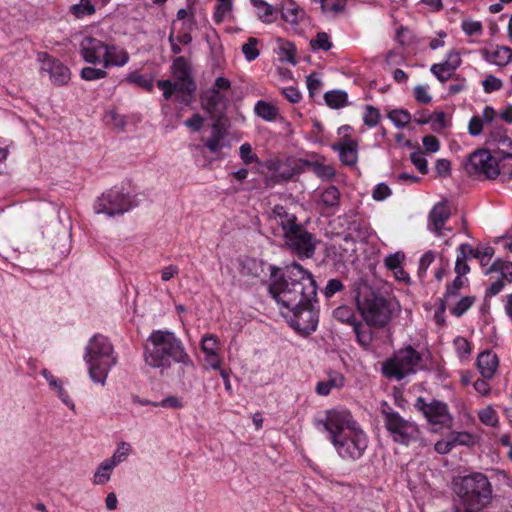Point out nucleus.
Wrapping results in <instances>:
<instances>
[{
    "label": "nucleus",
    "instance_id": "nucleus-1",
    "mask_svg": "<svg viewBox=\"0 0 512 512\" xmlns=\"http://www.w3.org/2000/svg\"><path fill=\"white\" fill-rule=\"evenodd\" d=\"M268 290L283 308H296L309 301H317V285L311 272L293 262L283 270L271 267Z\"/></svg>",
    "mask_w": 512,
    "mask_h": 512
},
{
    "label": "nucleus",
    "instance_id": "nucleus-2",
    "mask_svg": "<svg viewBox=\"0 0 512 512\" xmlns=\"http://www.w3.org/2000/svg\"><path fill=\"white\" fill-rule=\"evenodd\" d=\"M317 426L328 432V438L343 459L357 460L367 448V436L348 410H330Z\"/></svg>",
    "mask_w": 512,
    "mask_h": 512
},
{
    "label": "nucleus",
    "instance_id": "nucleus-3",
    "mask_svg": "<svg viewBox=\"0 0 512 512\" xmlns=\"http://www.w3.org/2000/svg\"><path fill=\"white\" fill-rule=\"evenodd\" d=\"M144 360L151 368L159 369L162 375L169 372L173 363L192 367L182 341L168 330L152 331L144 346Z\"/></svg>",
    "mask_w": 512,
    "mask_h": 512
},
{
    "label": "nucleus",
    "instance_id": "nucleus-4",
    "mask_svg": "<svg viewBox=\"0 0 512 512\" xmlns=\"http://www.w3.org/2000/svg\"><path fill=\"white\" fill-rule=\"evenodd\" d=\"M355 293L357 309L368 326L382 328L390 322L392 318L390 302L367 282L355 283Z\"/></svg>",
    "mask_w": 512,
    "mask_h": 512
},
{
    "label": "nucleus",
    "instance_id": "nucleus-5",
    "mask_svg": "<svg viewBox=\"0 0 512 512\" xmlns=\"http://www.w3.org/2000/svg\"><path fill=\"white\" fill-rule=\"evenodd\" d=\"M84 360L89 367L91 380L101 385H105L109 371L117 363L113 346L105 336L100 334L90 339L86 346Z\"/></svg>",
    "mask_w": 512,
    "mask_h": 512
},
{
    "label": "nucleus",
    "instance_id": "nucleus-6",
    "mask_svg": "<svg viewBox=\"0 0 512 512\" xmlns=\"http://www.w3.org/2000/svg\"><path fill=\"white\" fill-rule=\"evenodd\" d=\"M424 369L423 355L411 345L397 350L382 366L383 374L398 381Z\"/></svg>",
    "mask_w": 512,
    "mask_h": 512
},
{
    "label": "nucleus",
    "instance_id": "nucleus-7",
    "mask_svg": "<svg viewBox=\"0 0 512 512\" xmlns=\"http://www.w3.org/2000/svg\"><path fill=\"white\" fill-rule=\"evenodd\" d=\"M458 494L469 506H484L491 497L492 489L484 474L475 473L462 479Z\"/></svg>",
    "mask_w": 512,
    "mask_h": 512
},
{
    "label": "nucleus",
    "instance_id": "nucleus-8",
    "mask_svg": "<svg viewBox=\"0 0 512 512\" xmlns=\"http://www.w3.org/2000/svg\"><path fill=\"white\" fill-rule=\"evenodd\" d=\"M382 409L384 415V424L387 431L392 436L394 442L401 445H409L417 441L420 437V431L416 423L404 419L398 412Z\"/></svg>",
    "mask_w": 512,
    "mask_h": 512
},
{
    "label": "nucleus",
    "instance_id": "nucleus-9",
    "mask_svg": "<svg viewBox=\"0 0 512 512\" xmlns=\"http://www.w3.org/2000/svg\"><path fill=\"white\" fill-rule=\"evenodd\" d=\"M497 161L496 156L491 155L488 150L479 149L469 155L464 168L470 176L493 180L499 176Z\"/></svg>",
    "mask_w": 512,
    "mask_h": 512
},
{
    "label": "nucleus",
    "instance_id": "nucleus-10",
    "mask_svg": "<svg viewBox=\"0 0 512 512\" xmlns=\"http://www.w3.org/2000/svg\"><path fill=\"white\" fill-rule=\"evenodd\" d=\"M414 406L423 414L428 423L434 427V431L451 427L453 418L448 411L446 403L438 400H432L427 403L423 397H418Z\"/></svg>",
    "mask_w": 512,
    "mask_h": 512
},
{
    "label": "nucleus",
    "instance_id": "nucleus-11",
    "mask_svg": "<svg viewBox=\"0 0 512 512\" xmlns=\"http://www.w3.org/2000/svg\"><path fill=\"white\" fill-rule=\"evenodd\" d=\"M316 301L303 303L296 308H287L286 317H289L291 327L302 334L315 331L318 324V312L315 309Z\"/></svg>",
    "mask_w": 512,
    "mask_h": 512
},
{
    "label": "nucleus",
    "instance_id": "nucleus-12",
    "mask_svg": "<svg viewBox=\"0 0 512 512\" xmlns=\"http://www.w3.org/2000/svg\"><path fill=\"white\" fill-rule=\"evenodd\" d=\"M136 205L132 194H101L94 204V210L97 214L114 216L123 214Z\"/></svg>",
    "mask_w": 512,
    "mask_h": 512
},
{
    "label": "nucleus",
    "instance_id": "nucleus-13",
    "mask_svg": "<svg viewBox=\"0 0 512 512\" xmlns=\"http://www.w3.org/2000/svg\"><path fill=\"white\" fill-rule=\"evenodd\" d=\"M172 73L175 78V82L179 86V91L182 96H177L178 100L183 103H189V98L196 91V83L192 77L191 66L188 60L179 56L174 59L172 66Z\"/></svg>",
    "mask_w": 512,
    "mask_h": 512
},
{
    "label": "nucleus",
    "instance_id": "nucleus-14",
    "mask_svg": "<svg viewBox=\"0 0 512 512\" xmlns=\"http://www.w3.org/2000/svg\"><path fill=\"white\" fill-rule=\"evenodd\" d=\"M288 249L300 258H311L316 249V240L302 225L284 236Z\"/></svg>",
    "mask_w": 512,
    "mask_h": 512
},
{
    "label": "nucleus",
    "instance_id": "nucleus-15",
    "mask_svg": "<svg viewBox=\"0 0 512 512\" xmlns=\"http://www.w3.org/2000/svg\"><path fill=\"white\" fill-rule=\"evenodd\" d=\"M37 59L41 63L40 71L47 73L54 85L62 86L69 82L70 70L62 62L46 52L38 53Z\"/></svg>",
    "mask_w": 512,
    "mask_h": 512
},
{
    "label": "nucleus",
    "instance_id": "nucleus-16",
    "mask_svg": "<svg viewBox=\"0 0 512 512\" xmlns=\"http://www.w3.org/2000/svg\"><path fill=\"white\" fill-rule=\"evenodd\" d=\"M107 53L108 44L97 38L85 37L80 43V54L87 63L102 64Z\"/></svg>",
    "mask_w": 512,
    "mask_h": 512
},
{
    "label": "nucleus",
    "instance_id": "nucleus-17",
    "mask_svg": "<svg viewBox=\"0 0 512 512\" xmlns=\"http://www.w3.org/2000/svg\"><path fill=\"white\" fill-rule=\"evenodd\" d=\"M228 99L217 89H209L201 96V105L209 115L216 120H220L227 108Z\"/></svg>",
    "mask_w": 512,
    "mask_h": 512
},
{
    "label": "nucleus",
    "instance_id": "nucleus-18",
    "mask_svg": "<svg viewBox=\"0 0 512 512\" xmlns=\"http://www.w3.org/2000/svg\"><path fill=\"white\" fill-rule=\"evenodd\" d=\"M332 149L337 151L342 164L354 166L358 160V143L345 135L339 142L332 144Z\"/></svg>",
    "mask_w": 512,
    "mask_h": 512
},
{
    "label": "nucleus",
    "instance_id": "nucleus-19",
    "mask_svg": "<svg viewBox=\"0 0 512 512\" xmlns=\"http://www.w3.org/2000/svg\"><path fill=\"white\" fill-rule=\"evenodd\" d=\"M450 215L451 207L446 200L434 205L429 213L428 227L430 231L434 232L439 237L443 236L442 230Z\"/></svg>",
    "mask_w": 512,
    "mask_h": 512
},
{
    "label": "nucleus",
    "instance_id": "nucleus-20",
    "mask_svg": "<svg viewBox=\"0 0 512 512\" xmlns=\"http://www.w3.org/2000/svg\"><path fill=\"white\" fill-rule=\"evenodd\" d=\"M271 218L282 228L283 237L292 230L297 229L301 224L297 223V217L289 213L283 206L276 205L272 212Z\"/></svg>",
    "mask_w": 512,
    "mask_h": 512
},
{
    "label": "nucleus",
    "instance_id": "nucleus-21",
    "mask_svg": "<svg viewBox=\"0 0 512 512\" xmlns=\"http://www.w3.org/2000/svg\"><path fill=\"white\" fill-rule=\"evenodd\" d=\"M499 360L491 350L481 352L477 357V368L485 379H491L498 368Z\"/></svg>",
    "mask_w": 512,
    "mask_h": 512
},
{
    "label": "nucleus",
    "instance_id": "nucleus-22",
    "mask_svg": "<svg viewBox=\"0 0 512 512\" xmlns=\"http://www.w3.org/2000/svg\"><path fill=\"white\" fill-rule=\"evenodd\" d=\"M483 57L486 61L503 67L512 61V49L508 46H496L493 50L485 49Z\"/></svg>",
    "mask_w": 512,
    "mask_h": 512
},
{
    "label": "nucleus",
    "instance_id": "nucleus-23",
    "mask_svg": "<svg viewBox=\"0 0 512 512\" xmlns=\"http://www.w3.org/2000/svg\"><path fill=\"white\" fill-rule=\"evenodd\" d=\"M129 61V54L124 49L114 45H108V53L104 56L102 67L109 68L112 66L122 67Z\"/></svg>",
    "mask_w": 512,
    "mask_h": 512
},
{
    "label": "nucleus",
    "instance_id": "nucleus-24",
    "mask_svg": "<svg viewBox=\"0 0 512 512\" xmlns=\"http://www.w3.org/2000/svg\"><path fill=\"white\" fill-rule=\"evenodd\" d=\"M490 145L494 146L497 159L500 156L512 155V140L502 132H495L491 135Z\"/></svg>",
    "mask_w": 512,
    "mask_h": 512
},
{
    "label": "nucleus",
    "instance_id": "nucleus-25",
    "mask_svg": "<svg viewBox=\"0 0 512 512\" xmlns=\"http://www.w3.org/2000/svg\"><path fill=\"white\" fill-rule=\"evenodd\" d=\"M226 136V130L220 120H217L212 125V134L209 139L206 141L205 146L212 153L219 152L224 146V138Z\"/></svg>",
    "mask_w": 512,
    "mask_h": 512
},
{
    "label": "nucleus",
    "instance_id": "nucleus-26",
    "mask_svg": "<svg viewBox=\"0 0 512 512\" xmlns=\"http://www.w3.org/2000/svg\"><path fill=\"white\" fill-rule=\"evenodd\" d=\"M344 386V376L339 372H330L328 379L320 381L316 385V392L321 396H327L331 389L341 388Z\"/></svg>",
    "mask_w": 512,
    "mask_h": 512
},
{
    "label": "nucleus",
    "instance_id": "nucleus-27",
    "mask_svg": "<svg viewBox=\"0 0 512 512\" xmlns=\"http://www.w3.org/2000/svg\"><path fill=\"white\" fill-rule=\"evenodd\" d=\"M458 252H463L466 257L471 256L480 259L481 265H487L488 261L494 255V249L491 246L485 247L483 250L474 249L469 244L463 243L459 246Z\"/></svg>",
    "mask_w": 512,
    "mask_h": 512
},
{
    "label": "nucleus",
    "instance_id": "nucleus-28",
    "mask_svg": "<svg viewBox=\"0 0 512 512\" xmlns=\"http://www.w3.org/2000/svg\"><path fill=\"white\" fill-rule=\"evenodd\" d=\"M281 15L284 21L292 25H297L300 19L304 16V12L295 2L287 1L282 7Z\"/></svg>",
    "mask_w": 512,
    "mask_h": 512
},
{
    "label": "nucleus",
    "instance_id": "nucleus-29",
    "mask_svg": "<svg viewBox=\"0 0 512 512\" xmlns=\"http://www.w3.org/2000/svg\"><path fill=\"white\" fill-rule=\"evenodd\" d=\"M254 7L257 9L259 19L264 23H271L274 21L276 10L273 6L263 0H251Z\"/></svg>",
    "mask_w": 512,
    "mask_h": 512
},
{
    "label": "nucleus",
    "instance_id": "nucleus-30",
    "mask_svg": "<svg viewBox=\"0 0 512 512\" xmlns=\"http://www.w3.org/2000/svg\"><path fill=\"white\" fill-rule=\"evenodd\" d=\"M347 93L342 90H332L324 94L326 104L332 109H339L347 103Z\"/></svg>",
    "mask_w": 512,
    "mask_h": 512
},
{
    "label": "nucleus",
    "instance_id": "nucleus-31",
    "mask_svg": "<svg viewBox=\"0 0 512 512\" xmlns=\"http://www.w3.org/2000/svg\"><path fill=\"white\" fill-rule=\"evenodd\" d=\"M254 110L257 116L266 121L275 120L278 114L277 108L275 106L263 100H260L256 103Z\"/></svg>",
    "mask_w": 512,
    "mask_h": 512
},
{
    "label": "nucleus",
    "instance_id": "nucleus-32",
    "mask_svg": "<svg viewBox=\"0 0 512 512\" xmlns=\"http://www.w3.org/2000/svg\"><path fill=\"white\" fill-rule=\"evenodd\" d=\"M114 469V466L108 461L105 460L102 462L93 476V483L96 485H103L110 480V473Z\"/></svg>",
    "mask_w": 512,
    "mask_h": 512
},
{
    "label": "nucleus",
    "instance_id": "nucleus-33",
    "mask_svg": "<svg viewBox=\"0 0 512 512\" xmlns=\"http://www.w3.org/2000/svg\"><path fill=\"white\" fill-rule=\"evenodd\" d=\"M279 50H280V56L282 60L287 61L288 63H291L293 65L296 64L295 54L296 49L293 43L283 40L281 38L277 39Z\"/></svg>",
    "mask_w": 512,
    "mask_h": 512
},
{
    "label": "nucleus",
    "instance_id": "nucleus-34",
    "mask_svg": "<svg viewBox=\"0 0 512 512\" xmlns=\"http://www.w3.org/2000/svg\"><path fill=\"white\" fill-rule=\"evenodd\" d=\"M359 344L367 349L373 339V333L369 328H366L362 323L358 322L353 327Z\"/></svg>",
    "mask_w": 512,
    "mask_h": 512
},
{
    "label": "nucleus",
    "instance_id": "nucleus-35",
    "mask_svg": "<svg viewBox=\"0 0 512 512\" xmlns=\"http://www.w3.org/2000/svg\"><path fill=\"white\" fill-rule=\"evenodd\" d=\"M333 316L338 321H340L342 323H347L353 327L355 326V324L358 323V321L354 315V312L348 306H340V307L336 308L333 311Z\"/></svg>",
    "mask_w": 512,
    "mask_h": 512
},
{
    "label": "nucleus",
    "instance_id": "nucleus-36",
    "mask_svg": "<svg viewBox=\"0 0 512 512\" xmlns=\"http://www.w3.org/2000/svg\"><path fill=\"white\" fill-rule=\"evenodd\" d=\"M70 11L77 18H83L86 15L95 13V7L90 0H80L79 3L71 6Z\"/></svg>",
    "mask_w": 512,
    "mask_h": 512
},
{
    "label": "nucleus",
    "instance_id": "nucleus-37",
    "mask_svg": "<svg viewBox=\"0 0 512 512\" xmlns=\"http://www.w3.org/2000/svg\"><path fill=\"white\" fill-rule=\"evenodd\" d=\"M388 117L398 128L405 127L411 121V114L405 109H394Z\"/></svg>",
    "mask_w": 512,
    "mask_h": 512
},
{
    "label": "nucleus",
    "instance_id": "nucleus-38",
    "mask_svg": "<svg viewBox=\"0 0 512 512\" xmlns=\"http://www.w3.org/2000/svg\"><path fill=\"white\" fill-rule=\"evenodd\" d=\"M190 363L192 365V367H185V365L183 363H179L180 366L177 370V379L179 382H181L184 386H188L189 388L192 387V381H191V377L193 376L194 372H195V364L193 362V360L190 358Z\"/></svg>",
    "mask_w": 512,
    "mask_h": 512
},
{
    "label": "nucleus",
    "instance_id": "nucleus-39",
    "mask_svg": "<svg viewBox=\"0 0 512 512\" xmlns=\"http://www.w3.org/2000/svg\"><path fill=\"white\" fill-rule=\"evenodd\" d=\"M332 248L339 251L340 260H345L346 254L355 251L356 242L350 235H346L343 237L342 243L338 244L337 246L334 245Z\"/></svg>",
    "mask_w": 512,
    "mask_h": 512
},
{
    "label": "nucleus",
    "instance_id": "nucleus-40",
    "mask_svg": "<svg viewBox=\"0 0 512 512\" xmlns=\"http://www.w3.org/2000/svg\"><path fill=\"white\" fill-rule=\"evenodd\" d=\"M107 68L84 67L81 70V78L86 81H94L107 77Z\"/></svg>",
    "mask_w": 512,
    "mask_h": 512
},
{
    "label": "nucleus",
    "instance_id": "nucleus-41",
    "mask_svg": "<svg viewBox=\"0 0 512 512\" xmlns=\"http://www.w3.org/2000/svg\"><path fill=\"white\" fill-rule=\"evenodd\" d=\"M258 40L254 37H250L246 43L242 45V52L247 61H253L259 56V50L257 48Z\"/></svg>",
    "mask_w": 512,
    "mask_h": 512
},
{
    "label": "nucleus",
    "instance_id": "nucleus-42",
    "mask_svg": "<svg viewBox=\"0 0 512 512\" xmlns=\"http://www.w3.org/2000/svg\"><path fill=\"white\" fill-rule=\"evenodd\" d=\"M130 450H131V446L126 442H122L118 446V448L116 449V451L114 452L112 457L107 460L115 467L117 464L126 460V458L128 457V455L130 453Z\"/></svg>",
    "mask_w": 512,
    "mask_h": 512
},
{
    "label": "nucleus",
    "instance_id": "nucleus-43",
    "mask_svg": "<svg viewBox=\"0 0 512 512\" xmlns=\"http://www.w3.org/2000/svg\"><path fill=\"white\" fill-rule=\"evenodd\" d=\"M310 46L313 50L322 49L328 51L332 47V43L329 41V36L326 32H319L316 38L310 41Z\"/></svg>",
    "mask_w": 512,
    "mask_h": 512
},
{
    "label": "nucleus",
    "instance_id": "nucleus-44",
    "mask_svg": "<svg viewBox=\"0 0 512 512\" xmlns=\"http://www.w3.org/2000/svg\"><path fill=\"white\" fill-rule=\"evenodd\" d=\"M295 174L294 168H291L289 165L283 162H278L276 164L273 176L279 180H289Z\"/></svg>",
    "mask_w": 512,
    "mask_h": 512
},
{
    "label": "nucleus",
    "instance_id": "nucleus-45",
    "mask_svg": "<svg viewBox=\"0 0 512 512\" xmlns=\"http://www.w3.org/2000/svg\"><path fill=\"white\" fill-rule=\"evenodd\" d=\"M430 71L442 83L452 79L456 75L452 71L447 70V68L440 63L433 64L430 68Z\"/></svg>",
    "mask_w": 512,
    "mask_h": 512
},
{
    "label": "nucleus",
    "instance_id": "nucleus-46",
    "mask_svg": "<svg viewBox=\"0 0 512 512\" xmlns=\"http://www.w3.org/2000/svg\"><path fill=\"white\" fill-rule=\"evenodd\" d=\"M380 119V112L377 108L371 105H367L365 107V112L363 115V121L365 125L369 127H375Z\"/></svg>",
    "mask_w": 512,
    "mask_h": 512
},
{
    "label": "nucleus",
    "instance_id": "nucleus-47",
    "mask_svg": "<svg viewBox=\"0 0 512 512\" xmlns=\"http://www.w3.org/2000/svg\"><path fill=\"white\" fill-rule=\"evenodd\" d=\"M239 155L245 164L258 163L259 158L253 152L252 147L249 143H243L239 148Z\"/></svg>",
    "mask_w": 512,
    "mask_h": 512
},
{
    "label": "nucleus",
    "instance_id": "nucleus-48",
    "mask_svg": "<svg viewBox=\"0 0 512 512\" xmlns=\"http://www.w3.org/2000/svg\"><path fill=\"white\" fill-rule=\"evenodd\" d=\"M450 437L454 447L456 445L472 446L475 443V438L468 432H452Z\"/></svg>",
    "mask_w": 512,
    "mask_h": 512
},
{
    "label": "nucleus",
    "instance_id": "nucleus-49",
    "mask_svg": "<svg viewBox=\"0 0 512 512\" xmlns=\"http://www.w3.org/2000/svg\"><path fill=\"white\" fill-rule=\"evenodd\" d=\"M497 166L500 168L499 175L512 179V155L500 156L497 161Z\"/></svg>",
    "mask_w": 512,
    "mask_h": 512
},
{
    "label": "nucleus",
    "instance_id": "nucleus-50",
    "mask_svg": "<svg viewBox=\"0 0 512 512\" xmlns=\"http://www.w3.org/2000/svg\"><path fill=\"white\" fill-rule=\"evenodd\" d=\"M480 421L488 426H496L498 423V416L494 409L487 407L479 412Z\"/></svg>",
    "mask_w": 512,
    "mask_h": 512
},
{
    "label": "nucleus",
    "instance_id": "nucleus-51",
    "mask_svg": "<svg viewBox=\"0 0 512 512\" xmlns=\"http://www.w3.org/2000/svg\"><path fill=\"white\" fill-rule=\"evenodd\" d=\"M157 86L163 91L165 99H170L175 92L181 93L179 91V86L170 80H159L157 82Z\"/></svg>",
    "mask_w": 512,
    "mask_h": 512
},
{
    "label": "nucleus",
    "instance_id": "nucleus-52",
    "mask_svg": "<svg viewBox=\"0 0 512 512\" xmlns=\"http://www.w3.org/2000/svg\"><path fill=\"white\" fill-rule=\"evenodd\" d=\"M461 62L462 60L460 54L453 50L447 54L446 60L440 64L446 67L447 70H450L454 73V71L461 65Z\"/></svg>",
    "mask_w": 512,
    "mask_h": 512
},
{
    "label": "nucleus",
    "instance_id": "nucleus-53",
    "mask_svg": "<svg viewBox=\"0 0 512 512\" xmlns=\"http://www.w3.org/2000/svg\"><path fill=\"white\" fill-rule=\"evenodd\" d=\"M410 160L420 173L427 174L428 164L423 152H412L410 154Z\"/></svg>",
    "mask_w": 512,
    "mask_h": 512
},
{
    "label": "nucleus",
    "instance_id": "nucleus-54",
    "mask_svg": "<svg viewBox=\"0 0 512 512\" xmlns=\"http://www.w3.org/2000/svg\"><path fill=\"white\" fill-rule=\"evenodd\" d=\"M482 86H483V90L486 92V93H492L494 91H498L502 88L503 86V83L502 81L493 76V75H488L483 81H482Z\"/></svg>",
    "mask_w": 512,
    "mask_h": 512
},
{
    "label": "nucleus",
    "instance_id": "nucleus-55",
    "mask_svg": "<svg viewBox=\"0 0 512 512\" xmlns=\"http://www.w3.org/2000/svg\"><path fill=\"white\" fill-rule=\"evenodd\" d=\"M435 260V254L433 251L426 252L419 261V268H418V276L420 279H423L427 269L432 264V262Z\"/></svg>",
    "mask_w": 512,
    "mask_h": 512
},
{
    "label": "nucleus",
    "instance_id": "nucleus-56",
    "mask_svg": "<svg viewBox=\"0 0 512 512\" xmlns=\"http://www.w3.org/2000/svg\"><path fill=\"white\" fill-rule=\"evenodd\" d=\"M475 298L474 297H463L461 298L457 304L453 307L452 313L455 316H461L463 315L474 303Z\"/></svg>",
    "mask_w": 512,
    "mask_h": 512
},
{
    "label": "nucleus",
    "instance_id": "nucleus-57",
    "mask_svg": "<svg viewBox=\"0 0 512 512\" xmlns=\"http://www.w3.org/2000/svg\"><path fill=\"white\" fill-rule=\"evenodd\" d=\"M405 256L402 252H396L393 254H389L386 256L384 263L385 266L390 270H397L401 266V262L404 260Z\"/></svg>",
    "mask_w": 512,
    "mask_h": 512
},
{
    "label": "nucleus",
    "instance_id": "nucleus-58",
    "mask_svg": "<svg viewBox=\"0 0 512 512\" xmlns=\"http://www.w3.org/2000/svg\"><path fill=\"white\" fill-rule=\"evenodd\" d=\"M217 339L213 335H208L202 339V351L205 355H212L217 353L218 349Z\"/></svg>",
    "mask_w": 512,
    "mask_h": 512
},
{
    "label": "nucleus",
    "instance_id": "nucleus-59",
    "mask_svg": "<svg viewBox=\"0 0 512 512\" xmlns=\"http://www.w3.org/2000/svg\"><path fill=\"white\" fill-rule=\"evenodd\" d=\"M470 271V267L467 264L466 254L463 252H458L456 263H455V272L457 276L462 277L466 275Z\"/></svg>",
    "mask_w": 512,
    "mask_h": 512
},
{
    "label": "nucleus",
    "instance_id": "nucleus-60",
    "mask_svg": "<svg viewBox=\"0 0 512 512\" xmlns=\"http://www.w3.org/2000/svg\"><path fill=\"white\" fill-rule=\"evenodd\" d=\"M163 407L171 409H181L183 407L182 401L176 396H168L160 402L153 403V407Z\"/></svg>",
    "mask_w": 512,
    "mask_h": 512
},
{
    "label": "nucleus",
    "instance_id": "nucleus-61",
    "mask_svg": "<svg viewBox=\"0 0 512 512\" xmlns=\"http://www.w3.org/2000/svg\"><path fill=\"white\" fill-rule=\"evenodd\" d=\"M462 30L469 36L478 35L482 32V24L479 21L465 20L462 22Z\"/></svg>",
    "mask_w": 512,
    "mask_h": 512
},
{
    "label": "nucleus",
    "instance_id": "nucleus-62",
    "mask_svg": "<svg viewBox=\"0 0 512 512\" xmlns=\"http://www.w3.org/2000/svg\"><path fill=\"white\" fill-rule=\"evenodd\" d=\"M324 12H339L343 9L344 0H319Z\"/></svg>",
    "mask_w": 512,
    "mask_h": 512
},
{
    "label": "nucleus",
    "instance_id": "nucleus-63",
    "mask_svg": "<svg viewBox=\"0 0 512 512\" xmlns=\"http://www.w3.org/2000/svg\"><path fill=\"white\" fill-rule=\"evenodd\" d=\"M344 288L343 283L339 279H330L325 288L324 295L327 298L332 297L335 293L340 292Z\"/></svg>",
    "mask_w": 512,
    "mask_h": 512
},
{
    "label": "nucleus",
    "instance_id": "nucleus-64",
    "mask_svg": "<svg viewBox=\"0 0 512 512\" xmlns=\"http://www.w3.org/2000/svg\"><path fill=\"white\" fill-rule=\"evenodd\" d=\"M126 80L130 83H136L147 90H151L153 87L151 80L144 78L142 75L136 72L129 74Z\"/></svg>",
    "mask_w": 512,
    "mask_h": 512
}]
</instances>
